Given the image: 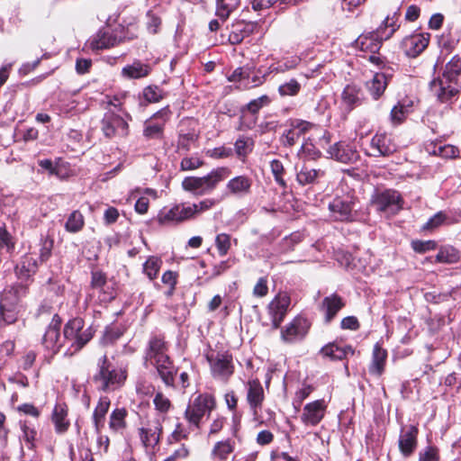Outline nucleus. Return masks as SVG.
Returning <instances> with one entry per match:
<instances>
[{
	"label": "nucleus",
	"instance_id": "obj_1",
	"mask_svg": "<svg viewBox=\"0 0 461 461\" xmlns=\"http://www.w3.org/2000/svg\"><path fill=\"white\" fill-rule=\"evenodd\" d=\"M145 360L157 369L167 386L175 387L176 369L167 355V346L163 337L153 336L149 339L145 350Z\"/></svg>",
	"mask_w": 461,
	"mask_h": 461
},
{
	"label": "nucleus",
	"instance_id": "obj_2",
	"mask_svg": "<svg viewBox=\"0 0 461 461\" xmlns=\"http://www.w3.org/2000/svg\"><path fill=\"white\" fill-rule=\"evenodd\" d=\"M127 378V372L122 367H116L108 360L106 355L102 356L97 362V370L92 380L100 392L112 393L121 388Z\"/></svg>",
	"mask_w": 461,
	"mask_h": 461
},
{
	"label": "nucleus",
	"instance_id": "obj_3",
	"mask_svg": "<svg viewBox=\"0 0 461 461\" xmlns=\"http://www.w3.org/2000/svg\"><path fill=\"white\" fill-rule=\"evenodd\" d=\"M91 327H85L80 318L70 320L64 327L62 345L64 356H73L79 352L93 338Z\"/></svg>",
	"mask_w": 461,
	"mask_h": 461
},
{
	"label": "nucleus",
	"instance_id": "obj_4",
	"mask_svg": "<svg viewBox=\"0 0 461 461\" xmlns=\"http://www.w3.org/2000/svg\"><path fill=\"white\" fill-rule=\"evenodd\" d=\"M228 176V168L219 167L203 177H185L182 182V186L185 191L192 192L196 195H203L212 191Z\"/></svg>",
	"mask_w": 461,
	"mask_h": 461
},
{
	"label": "nucleus",
	"instance_id": "obj_5",
	"mask_svg": "<svg viewBox=\"0 0 461 461\" xmlns=\"http://www.w3.org/2000/svg\"><path fill=\"white\" fill-rule=\"evenodd\" d=\"M389 19L385 20L384 25H381L376 31L361 34L356 41V47L362 51L375 54L381 48L382 42L390 39L395 32L393 24H388Z\"/></svg>",
	"mask_w": 461,
	"mask_h": 461
},
{
	"label": "nucleus",
	"instance_id": "obj_6",
	"mask_svg": "<svg viewBox=\"0 0 461 461\" xmlns=\"http://www.w3.org/2000/svg\"><path fill=\"white\" fill-rule=\"evenodd\" d=\"M215 408L214 398L207 393L199 394L191 401L185 411L186 420L195 428H200V422L204 416H209Z\"/></svg>",
	"mask_w": 461,
	"mask_h": 461
},
{
	"label": "nucleus",
	"instance_id": "obj_7",
	"mask_svg": "<svg viewBox=\"0 0 461 461\" xmlns=\"http://www.w3.org/2000/svg\"><path fill=\"white\" fill-rule=\"evenodd\" d=\"M23 287H11L5 290L0 298V321L4 324L14 323L17 319V306L20 302L19 293Z\"/></svg>",
	"mask_w": 461,
	"mask_h": 461
},
{
	"label": "nucleus",
	"instance_id": "obj_8",
	"mask_svg": "<svg viewBox=\"0 0 461 461\" xmlns=\"http://www.w3.org/2000/svg\"><path fill=\"white\" fill-rule=\"evenodd\" d=\"M101 129L104 136L109 139L124 138L129 134L127 121L114 111H107L101 122Z\"/></svg>",
	"mask_w": 461,
	"mask_h": 461
},
{
	"label": "nucleus",
	"instance_id": "obj_9",
	"mask_svg": "<svg viewBox=\"0 0 461 461\" xmlns=\"http://www.w3.org/2000/svg\"><path fill=\"white\" fill-rule=\"evenodd\" d=\"M456 82L450 81L447 78L438 76L429 82V91L431 95L442 104L452 103L458 94Z\"/></svg>",
	"mask_w": 461,
	"mask_h": 461
},
{
	"label": "nucleus",
	"instance_id": "obj_10",
	"mask_svg": "<svg viewBox=\"0 0 461 461\" xmlns=\"http://www.w3.org/2000/svg\"><path fill=\"white\" fill-rule=\"evenodd\" d=\"M357 199L350 194L336 196L329 204L331 216L336 221H350L354 219Z\"/></svg>",
	"mask_w": 461,
	"mask_h": 461
},
{
	"label": "nucleus",
	"instance_id": "obj_11",
	"mask_svg": "<svg viewBox=\"0 0 461 461\" xmlns=\"http://www.w3.org/2000/svg\"><path fill=\"white\" fill-rule=\"evenodd\" d=\"M212 376L221 381H227L233 374L232 357L223 353H211L206 355Z\"/></svg>",
	"mask_w": 461,
	"mask_h": 461
},
{
	"label": "nucleus",
	"instance_id": "obj_12",
	"mask_svg": "<svg viewBox=\"0 0 461 461\" xmlns=\"http://www.w3.org/2000/svg\"><path fill=\"white\" fill-rule=\"evenodd\" d=\"M194 218L191 203H179L172 208L160 211L157 220L161 225L179 223Z\"/></svg>",
	"mask_w": 461,
	"mask_h": 461
},
{
	"label": "nucleus",
	"instance_id": "obj_13",
	"mask_svg": "<svg viewBox=\"0 0 461 461\" xmlns=\"http://www.w3.org/2000/svg\"><path fill=\"white\" fill-rule=\"evenodd\" d=\"M286 127L280 137V142L285 147H292L302 135L316 128V125L301 119H291L287 122Z\"/></svg>",
	"mask_w": 461,
	"mask_h": 461
},
{
	"label": "nucleus",
	"instance_id": "obj_14",
	"mask_svg": "<svg viewBox=\"0 0 461 461\" xmlns=\"http://www.w3.org/2000/svg\"><path fill=\"white\" fill-rule=\"evenodd\" d=\"M372 203L377 211L388 214H395L402 209L401 196L393 190L375 193L372 197Z\"/></svg>",
	"mask_w": 461,
	"mask_h": 461
},
{
	"label": "nucleus",
	"instance_id": "obj_15",
	"mask_svg": "<svg viewBox=\"0 0 461 461\" xmlns=\"http://www.w3.org/2000/svg\"><path fill=\"white\" fill-rule=\"evenodd\" d=\"M162 424L157 418L140 423L138 434L141 444L146 448L153 449L160 441Z\"/></svg>",
	"mask_w": 461,
	"mask_h": 461
},
{
	"label": "nucleus",
	"instance_id": "obj_16",
	"mask_svg": "<svg viewBox=\"0 0 461 461\" xmlns=\"http://www.w3.org/2000/svg\"><path fill=\"white\" fill-rule=\"evenodd\" d=\"M170 111L165 107L145 121L143 135L147 139H162L164 127L170 117Z\"/></svg>",
	"mask_w": 461,
	"mask_h": 461
},
{
	"label": "nucleus",
	"instance_id": "obj_17",
	"mask_svg": "<svg viewBox=\"0 0 461 461\" xmlns=\"http://www.w3.org/2000/svg\"><path fill=\"white\" fill-rule=\"evenodd\" d=\"M326 410L327 404L323 399L308 402L303 409L301 421L306 427H315L323 420Z\"/></svg>",
	"mask_w": 461,
	"mask_h": 461
},
{
	"label": "nucleus",
	"instance_id": "obj_18",
	"mask_svg": "<svg viewBox=\"0 0 461 461\" xmlns=\"http://www.w3.org/2000/svg\"><path fill=\"white\" fill-rule=\"evenodd\" d=\"M246 398L254 420H258L259 412L265 400V393L261 383L258 379L249 380L247 383Z\"/></svg>",
	"mask_w": 461,
	"mask_h": 461
},
{
	"label": "nucleus",
	"instance_id": "obj_19",
	"mask_svg": "<svg viewBox=\"0 0 461 461\" xmlns=\"http://www.w3.org/2000/svg\"><path fill=\"white\" fill-rule=\"evenodd\" d=\"M60 323V318L55 314L42 339V345L51 352L52 356L59 351L63 352L62 337L59 332Z\"/></svg>",
	"mask_w": 461,
	"mask_h": 461
},
{
	"label": "nucleus",
	"instance_id": "obj_20",
	"mask_svg": "<svg viewBox=\"0 0 461 461\" xmlns=\"http://www.w3.org/2000/svg\"><path fill=\"white\" fill-rule=\"evenodd\" d=\"M430 35L429 33H416L406 36L401 47L409 58L418 57L429 45Z\"/></svg>",
	"mask_w": 461,
	"mask_h": 461
},
{
	"label": "nucleus",
	"instance_id": "obj_21",
	"mask_svg": "<svg viewBox=\"0 0 461 461\" xmlns=\"http://www.w3.org/2000/svg\"><path fill=\"white\" fill-rule=\"evenodd\" d=\"M419 429L414 425L402 427L400 432L398 446L401 454L405 456H411L418 445Z\"/></svg>",
	"mask_w": 461,
	"mask_h": 461
},
{
	"label": "nucleus",
	"instance_id": "obj_22",
	"mask_svg": "<svg viewBox=\"0 0 461 461\" xmlns=\"http://www.w3.org/2000/svg\"><path fill=\"white\" fill-rule=\"evenodd\" d=\"M396 150V144L387 134L377 133L370 141V150L367 154L373 157H387L393 154Z\"/></svg>",
	"mask_w": 461,
	"mask_h": 461
},
{
	"label": "nucleus",
	"instance_id": "obj_23",
	"mask_svg": "<svg viewBox=\"0 0 461 461\" xmlns=\"http://www.w3.org/2000/svg\"><path fill=\"white\" fill-rule=\"evenodd\" d=\"M290 297L286 294H278L268 304V313L271 316L273 327L277 329L283 321L288 307Z\"/></svg>",
	"mask_w": 461,
	"mask_h": 461
},
{
	"label": "nucleus",
	"instance_id": "obj_24",
	"mask_svg": "<svg viewBox=\"0 0 461 461\" xmlns=\"http://www.w3.org/2000/svg\"><path fill=\"white\" fill-rule=\"evenodd\" d=\"M125 38L119 36L118 32L100 31L91 42L94 50H104L124 42Z\"/></svg>",
	"mask_w": 461,
	"mask_h": 461
},
{
	"label": "nucleus",
	"instance_id": "obj_25",
	"mask_svg": "<svg viewBox=\"0 0 461 461\" xmlns=\"http://www.w3.org/2000/svg\"><path fill=\"white\" fill-rule=\"evenodd\" d=\"M328 153L332 158L341 163H351L356 161L358 158L357 151L351 146L344 142L333 144L329 148Z\"/></svg>",
	"mask_w": 461,
	"mask_h": 461
},
{
	"label": "nucleus",
	"instance_id": "obj_26",
	"mask_svg": "<svg viewBox=\"0 0 461 461\" xmlns=\"http://www.w3.org/2000/svg\"><path fill=\"white\" fill-rule=\"evenodd\" d=\"M310 323L307 319L303 317L295 318L289 326L282 332L285 340L294 341L302 339L308 332Z\"/></svg>",
	"mask_w": 461,
	"mask_h": 461
},
{
	"label": "nucleus",
	"instance_id": "obj_27",
	"mask_svg": "<svg viewBox=\"0 0 461 461\" xmlns=\"http://www.w3.org/2000/svg\"><path fill=\"white\" fill-rule=\"evenodd\" d=\"M364 99V94L357 85H348L342 91L341 102L347 110L351 111L360 105Z\"/></svg>",
	"mask_w": 461,
	"mask_h": 461
},
{
	"label": "nucleus",
	"instance_id": "obj_28",
	"mask_svg": "<svg viewBox=\"0 0 461 461\" xmlns=\"http://www.w3.org/2000/svg\"><path fill=\"white\" fill-rule=\"evenodd\" d=\"M111 405V400L108 396H101L95 407L92 421L96 433H100L104 426L105 417Z\"/></svg>",
	"mask_w": 461,
	"mask_h": 461
},
{
	"label": "nucleus",
	"instance_id": "obj_29",
	"mask_svg": "<svg viewBox=\"0 0 461 461\" xmlns=\"http://www.w3.org/2000/svg\"><path fill=\"white\" fill-rule=\"evenodd\" d=\"M151 70L149 64L135 59L131 64L122 68V75L128 79H140L148 77Z\"/></svg>",
	"mask_w": 461,
	"mask_h": 461
},
{
	"label": "nucleus",
	"instance_id": "obj_30",
	"mask_svg": "<svg viewBox=\"0 0 461 461\" xmlns=\"http://www.w3.org/2000/svg\"><path fill=\"white\" fill-rule=\"evenodd\" d=\"M344 303L342 298L338 294H331L326 296L321 305V312L325 314V321L330 322L336 314L342 309Z\"/></svg>",
	"mask_w": 461,
	"mask_h": 461
},
{
	"label": "nucleus",
	"instance_id": "obj_31",
	"mask_svg": "<svg viewBox=\"0 0 461 461\" xmlns=\"http://www.w3.org/2000/svg\"><path fill=\"white\" fill-rule=\"evenodd\" d=\"M325 176V171L321 168H313L309 165H303L296 175L298 183L302 185L317 184Z\"/></svg>",
	"mask_w": 461,
	"mask_h": 461
},
{
	"label": "nucleus",
	"instance_id": "obj_32",
	"mask_svg": "<svg viewBox=\"0 0 461 461\" xmlns=\"http://www.w3.org/2000/svg\"><path fill=\"white\" fill-rule=\"evenodd\" d=\"M127 417L128 411L126 408H114L109 415V429L113 433H122L127 428Z\"/></svg>",
	"mask_w": 461,
	"mask_h": 461
},
{
	"label": "nucleus",
	"instance_id": "obj_33",
	"mask_svg": "<svg viewBox=\"0 0 461 461\" xmlns=\"http://www.w3.org/2000/svg\"><path fill=\"white\" fill-rule=\"evenodd\" d=\"M38 266L36 258L31 254H26L15 267L16 275L20 278L27 279L37 272Z\"/></svg>",
	"mask_w": 461,
	"mask_h": 461
},
{
	"label": "nucleus",
	"instance_id": "obj_34",
	"mask_svg": "<svg viewBox=\"0 0 461 461\" xmlns=\"http://www.w3.org/2000/svg\"><path fill=\"white\" fill-rule=\"evenodd\" d=\"M235 449V442L230 438L217 441L211 452L212 458L217 461H227Z\"/></svg>",
	"mask_w": 461,
	"mask_h": 461
},
{
	"label": "nucleus",
	"instance_id": "obj_35",
	"mask_svg": "<svg viewBox=\"0 0 461 461\" xmlns=\"http://www.w3.org/2000/svg\"><path fill=\"white\" fill-rule=\"evenodd\" d=\"M68 406L65 403H57L52 412V421L58 433H64L69 427V421L67 419Z\"/></svg>",
	"mask_w": 461,
	"mask_h": 461
},
{
	"label": "nucleus",
	"instance_id": "obj_36",
	"mask_svg": "<svg viewBox=\"0 0 461 461\" xmlns=\"http://www.w3.org/2000/svg\"><path fill=\"white\" fill-rule=\"evenodd\" d=\"M387 358V352L378 344H375L373 350L372 363L369 366V373L380 376L384 370V365Z\"/></svg>",
	"mask_w": 461,
	"mask_h": 461
},
{
	"label": "nucleus",
	"instance_id": "obj_37",
	"mask_svg": "<svg viewBox=\"0 0 461 461\" xmlns=\"http://www.w3.org/2000/svg\"><path fill=\"white\" fill-rule=\"evenodd\" d=\"M321 352L332 360H342L348 354L353 355L355 351L351 346L339 347L336 343H330L324 346Z\"/></svg>",
	"mask_w": 461,
	"mask_h": 461
},
{
	"label": "nucleus",
	"instance_id": "obj_38",
	"mask_svg": "<svg viewBox=\"0 0 461 461\" xmlns=\"http://www.w3.org/2000/svg\"><path fill=\"white\" fill-rule=\"evenodd\" d=\"M387 86V77L383 73H375L373 78L366 83V87L375 99H378Z\"/></svg>",
	"mask_w": 461,
	"mask_h": 461
},
{
	"label": "nucleus",
	"instance_id": "obj_39",
	"mask_svg": "<svg viewBox=\"0 0 461 461\" xmlns=\"http://www.w3.org/2000/svg\"><path fill=\"white\" fill-rule=\"evenodd\" d=\"M106 285V276L101 271H94L92 272L91 278V286L94 289H97L100 292L104 293V296L101 298L102 301L108 302L114 298V293L104 291V286Z\"/></svg>",
	"mask_w": 461,
	"mask_h": 461
},
{
	"label": "nucleus",
	"instance_id": "obj_40",
	"mask_svg": "<svg viewBox=\"0 0 461 461\" xmlns=\"http://www.w3.org/2000/svg\"><path fill=\"white\" fill-rule=\"evenodd\" d=\"M251 186V181L245 176H236L230 179L227 184L228 190L234 194H243L249 193Z\"/></svg>",
	"mask_w": 461,
	"mask_h": 461
},
{
	"label": "nucleus",
	"instance_id": "obj_41",
	"mask_svg": "<svg viewBox=\"0 0 461 461\" xmlns=\"http://www.w3.org/2000/svg\"><path fill=\"white\" fill-rule=\"evenodd\" d=\"M461 74V58L458 55L454 56L445 66L442 77L450 81L457 83V78Z\"/></svg>",
	"mask_w": 461,
	"mask_h": 461
},
{
	"label": "nucleus",
	"instance_id": "obj_42",
	"mask_svg": "<svg viewBox=\"0 0 461 461\" xmlns=\"http://www.w3.org/2000/svg\"><path fill=\"white\" fill-rule=\"evenodd\" d=\"M84 223L83 214L79 211H74L69 214L65 229L68 232L76 233L82 230Z\"/></svg>",
	"mask_w": 461,
	"mask_h": 461
},
{
	"label": "nucleus",
	"instance_id": "obj_43",
	"mask_svg": "<svg viewBox=\"0 0 461 461\" xmlns=\"http://www.w3.org/2000/svg\"><path fill=\"white\" fill-rule=\"evenodd\" d=\"M445 223H450L448 221L447 215L443 212H438L429 219V221L421 227V230L433 231Z\"/></svg>",
	"mask_w": 461,
	"mask_h": 461
},
{
	"label": "nucleus",
	"instance_id": "obj_44",
	"mask_svg": "<svg viewBox=\"0 0 461 461\" xmlns=\"http://www.w3.org/2000/svg\"><path fill=\"white\" fill-rule=\"evenodd\" d=\"M162 261L159 258L151 256L143 264V271L150 280L157 277L161 267Z\"/></svg>",
	"mask_w": 461,
	"mask_h": 461
},
{
	"label": "nucleus",
	"instance_id": "obj_45",
	"mask_svg": "<svg viewBox=\"0 0 461 461\" xmlns=\"http://www.w3.org/2000/svg\"><path fill=\"white\" fill-rule=\"evenodd\" d=\"M459 258V252L456 249L445 247L438 251L436 259L440 263L452 264L457 262Z\"/></svg>",
	"mask_w": 461,
	"mask_h": 461
},
{
	"label": "nucleus",
	"instance_id": "obj_46",
	"mask_svg": "<svg viewBox=\"0 0 461 461\" xmlns=\"http://www.w3.org/2000/svg\"><path fill=\"white\" fill-rule=\"evenodd\" d=\"M258 122V115L248 113L245 109H241V115L238 126L239 131H249L253 129Z\"/></svg>",
	"mask_w": 461,
	"mask_h": 461
},
{
	"label": "nucleus",
	"instance_id": "obj_47",
	"mask_svg": "<svg viewBox=\"0 0 461 461\" xmlns=\"http://www.w3.org/2000/svg\"><path fill=\"white\" fill-rule=\"evenodd\" d=\"M153 404L156 411L162 414L167 413L172 406L170 400L162 392L156 393Z\"/></svg>",
	"mask_w": 461,
	"mask_h": 461
},
{
	"label": "nucleus",
	"instance_id": "obj_48",
	"mask_svg": "<svg viewBox=\"0 0 461 461\" xmlns=\"http://www.w3.org/2000/svg\"><path fill=\"white\" fill-rule=\"evenodd\" d=\"M270 104V98L268 95H264L258 98L251 100L246 106L243 107L248 113L257 115L258 112Z\"/></svg>",
	"mask_w": 461,
	"mask_h": 461
},
{
	"label": "nucleus",
	"instance_id": "obj_49",
	"mask_svg": "<svg viewBox=\"0 0 461 461\" xmlns=\"http://www.w3.org/2000/svg\"><path fill=\"white\" fill-rule=\"evenodd\" d=\"M300 90L301 85L294 78H292L288 82L282 84L278 87V92L281 95L294 96L296 95L300 92Z\"/></svg>",
	"mask_w": 461,
	"mask_h": 461
},
{
	"label": "nucleus",
	"instance_id": "obj_50",
	"mask_svg": "<svg viewBox=\"0 0 461 461\" xmlns=\"http://www.w3.org/2000/svg\"><path fill=\"white\" fill-rule=\"evenodd\" d=\"M253 140L250 138H239L235 144V151L239 157H246L252 149Z\"/></svg>",
	"mask_w": 461,
	"mask_h": 461
},
{
	"label": "nucleus",
	"instance_id": "obj_51",
	"mask_svg": "<svg viewBox=\"0 0 461 461\" xmlns=\"http://www.w3.org/2000/svg\"><path fill=\"white\" fill-rule=\"evenodd\" d=\"M143 97L149 103H157L163 99L164 93L157 86H149L143 90Z\"/></svg>",
	"mask_w": 461,
	"mask_h": 461
},
{
	"label": "nucleus",
	"instance_id": "obj_52",
	"mask_svg": "<svg viewBox=\"0 0 461 461\" xmlns=\"http://www.w3.org/2000/svg\"><path fill=\"white\" fill-rule=\"evenodd\" d=\"M433 153L444 158H454L458 156L459 150L456 147L447 144L435 146Z\"/></svg>",
	"mask_w": 461,
	"mask_h": 461
},
{
	"label": "nucleus",
	"instance_id": "obj_53",
	"mask_svg": "<svg viewBox=\"0 0 461 461\" xmlns=\"http://www.w3.org/2000/svg\"><path fill=\"white\" fill-rule=\"evenodd\" d=\"M418 461H440L438 448L435 446H427L419 452Z\"/></svg>",
	"mask_w": 461,
	"mask_h": 461
},
{
	"label": "nucleus",
	"instance_id": "obj_54",
	"mask_svg": "<svg viewBox=\"0 0 461 461\" xmlns=\"http://www.w3.org/2000/svg\"><path fill=\"white\" fill-rule=\"evenodd\" d=\"M215 245L220 256L227 255L230 248V236L227 233H220L215 238Z\"/></svg>",
	"mask_w": 461,
	"mask_h": 461
},
{
	"label": "nucleus",
	"instance_id": "obj_55",
	"mask_svg": "<svg viewBox=\"0 0 461 461\" xmlns=\"http://www.w3.org/2000/svg\"><path fill=\"white\" fill-rule=\"evenodd\" d=\"M225 0H217L216 15L222 21H226L230 14L237 8V5H230Z\"/></svg>",
	"mask_w": 461,
	"mask_h": 461
},
{
	"label": "nucleus",
	"instance_id": "obj_56",
	"mask_svg": "<svg viewBox=\"0 0 461 461\" xmlns=\"http://www.w3.org/2000/svg\"><path fill=\"white\" fill-rule=\"evenodd\" d=\"M270 168L276 182L281 186H285V182L283 177L285 173L283 163L278 159H273L270 162Z\"/></svg>",
	"mask_w": 461,
	"mask_h": 461
},
{
	"label": "nucleus",
	"instance_id": "obj_57",
	"mask_svg": "<svg viewBox=\"0 0 461 461\" xmlns=\"http://www.w3.org/2000/svg\"><path fill=\"white\" fill-rule=\"evenodd\" d=\"M313 387L309 384H304L302 388L298 389L295 393L293 404L295 409L299 408L303 402L310 396L312 393Z\"/></svg>",
	"mask_w": 461,
	"mask_h": 461
},
{
	"label": "nucleus",
	"instance_id": "obj_58",
	"mask_svg": "<svg viewBox=\"0 0 461 461\" xmlns=\"http://www.w3.org/2000/svg\"><path fill=\"white\" fill-rule=\"evenodd\" d=\"M437 247V243L434 240H412L411 248L417 253H425L427 251H430L435 249Z\"/></svg>",
	"mask_w": 461,
	"mask_h": 461
},
{
	"label": "nucleus",
	"instance_id": "obj_59",
	"mask_svg": "<svg viewBox=\"0 0 461 461\" xmlns=\"http://www.w3.org/2000/svg\"><path fill=\"white\" fill-rule=\"evenodd\" d=\"M407 110L402 104L395 105L391 111V121L393 124H400L406 117Z\"/></svg>",
	"mask_w": 461,
	"mask_h": 461
},
{
	"label": "nucleus",
	"instance_id": "obj_60",
	"mask_svg": "<svg viewBox=\"0 0 461 461\" xmlns=\"http://www.w3.org/2000/svg\"><path fill=\"white\" fill-rule=\"evenodd\" d=\"M216 203L214 199H204L198 203H192V208L194 211V217L203 212H206L212 209Z\"/></svg>",
	"mask_w": 461,
	"mask_h": 461
},
{
	"label": "nucleus",
	"instance_id": "obj_61",
	"mask_svg": "<svg viewBox=\"0 0 461 461\" xmlns=\"http://www.w3.org/2000/svg\"><path fill=\"white\" fill-rule=\"evenodd\" d=\"M203 165L199 158H184L180 163L181 170H194Z\"/></svg>",
	"mask_w": 461,
	"mask_h": 461
},
{
	"label": "nucleus",
	"instance_id": "obj_62",
	"mask_svg": "<svg viewBox=\"0 0 461 461\" xmlns=\"http://www.w3.org/2000/svg\"><path fill=\"white\" fill-rule=\"evenodd\" d=\"M53 247V241L44 240L41 242V248L40 249V260L41 262H46L51 256V250Z\"/></svg>",
	"mask_w": 461,
	"mask_h": 461
},
{
	"label": "nucleus",
	"instance_id": "obj_63",
	"mask_svg": "<svg viewBox=\"0 0 461 461\" xmlns=\"http://www.w3.org/2000/svg\"><path fill=\"white\" fill-rule=\"evenodd\" d=\"M267 280L266 277H260L254 286L253 294L258 297H263L267 294Z\"/></svg>",
	"mask_w": 461,
	"mask_h": 461
},
{
	"label": "nucleus",
	"instance_id": "obj_64",
	"mask_svg": "<svg viewBox=\"0 0 461 461\" xmlns=\"http://www.w3.org/2000/svg\"><path fill=\"white\" fill-rule=\"evenodd\" d=\"M189 456V450L185 446L182 445L178 448H176L168 457H167L164 461H177L179 459H185Z\"/></svg>",
	"mask_w": 461,
	"mask_h": 461
}]
</instances>
